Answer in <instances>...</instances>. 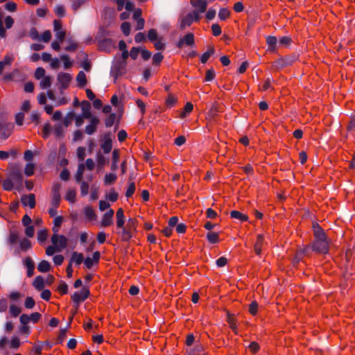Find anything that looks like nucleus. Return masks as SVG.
Here are the masks:
<instances>
[{
  "label": "nucleus",
  "mask_w": 355,
  "mask_h": 355,
  "mask_svg": "<svg viewBox=\"0 0 355 355\" xmlns=\"http://www.w3.org/2000/svg\"><path fill=\"white\" fill-rule=\"evenodd\" d=\"M191 3L195 7L198 14L203 13L206 11L207 7V1L206 0H191Z\"/></svg>",
  "instance_id": "nucleus-13"
},
{
  "label": "nucleus",
  "mask_w": 355,
  "mask_h": 355,
  "mask_svg": "<svg viewBox=\"0 0 355 355\" xmlns=\"http://www.w3.org/2000/svg\"><path fill=\"white\" fill-rule=\"evenodd\" d=\"M45 69L42 67H37L35 71V78L37 80L42 79L45 77Z\"/></svg>",
  "instance_id": "nucleus-51"
},
{
  "label": "nucleus",
  "mask_w": 355,
  "mask_h": 355,
  "mask_svg": "<svg viewBox=\"0 0 355 355\" xmlns=\"http://www.w3.org/2000/svg\"><path fill=\"white\" fill-rule=\"evenodd\" d=\"M117 179V175L115 173H107L105 176V184H112L116 182Z\"/></svg>",
  "instance_id": "nucleus-38"
},
{
  "label": "nucleus",
  "mask_w": 355,
  "mask_h": 355,
  "mask_svg": "<svg viewBox=\"0 0 355 355\" xmlns=\"http://www.w3.org/2000/svg\"><path fill=\"white\" fill-rule=\"evenodd\" d=\"M231 12L227 8H222L218 12V17L220 20L225 21L230 17Z\"/></svg>",
  "instance_id": "nucleus-33"
},
{
  "label": "nucleus",
  "mask_w": 355,
  "mask_h": 355,
  "mask_svg": "<svg viewBox=\"0 0 355 355\" xmlns=\"http://www.w3.org/2000/svg\"><path fill=\"white\" fill-rule=\"evenodd\" d=\"M230 217L239 220L241 222H245L248 220V216L242 214L239 211L233 210L230 212Z\"/></svg>",
  "instance_id": "nucleus-21"
},
{
  "label": "nucleus",
  "mask_w": 355,
  "mask_h": 355,
  "mask_svg": "<svg viewBox=\"0 0 355 355\" xmlns=\"http://www.w3.org/2000/svg\"><path fill=\"white\" fill-rule=\"evenodd\" d=\"M89 290L87 287L83 286L80 292H75L71 295V300L78 309L80 303L84 302L89 295Z\"/></svg>",
  "instance_id": "nucleus-6"
},
{
  "label": "nucleus",
  "mask_w": 355,
  "mask_h": 355,
  "mask_svg": "<svg viewBox=\"0 0 355 355\" xmlns=\"http://www.w3.org/2000/svg\"><path fill=\"white\" fill-rule=\"evenodd\" d=\"M116 227L121 228L123 227V226L125 225V216L124 212L122 208H119L116 213Z\"/></svg>",
  "instance_id": "nucleus-19"
},
{
  "label": "nucleus",
  "mask_w": 355,
  "mask_h": 355,
  "mask_svg": "<svg viewBox=\"0 0 355 355\" xmlns=\"http://www.w3.org/2000/svg\"><path fill=\"white\" fill-rule=\"evenodd\" d=\"M71 78V76L67 73L61 72L58 75V89L60 92L69 87Z\"/></svg>",
  "instance_id": "nucleus-8"
},
{
  "label": "nucleus",
  "mask_w": 355,
  "mask_h": 355,
  "mask_svg": "<svg viewBox=\"0 0 355 355\" xmlns=\"http://www.w3.org/2000/svg\"><path fill=\"white\" fill-rule=\"evenodd\" d=\"M227 322L229 324L230 329L234 331L235 334H238V328L235 319L230 315L228 314Z\"/></svg>",
  "instance_id": "nucleus-32"
},
{
  "label": "nucleus",
  "mask_w": 355,
  "mask_h": 355,
  "mask_svg": "<svg viewBox=\"0 0 355 355\" xmlns=\"http://www.w3.org/2000/svg\"><path fill=\"white\" fill-rule=\"evenodd\" d=\"M60 200L61 198L60 194L58 193H55L51 200V206L58 207L60 205Z\"/></svg>",
  "instance_id": "nucleus-54"
},
{
  "label": "nucleus",
  "mask_w": 355,
  "mask_h": 355,
  "mask_svg": "<svg viewBox=\"0 0 355 355\" xmlns=\"http://www.w3.org/2000/svg\"><path fill=\"white\" fill-rule=\"evenodd\" d=\"M87 0H73L72 2V9L74 11H77L78 8L86 2Z\"/></svg>",
  "instance_id": "nucleus-60"
},
{
  "label": "nucleus",
  "mask_w": 355,
  "mask_h": 355,
  "mask_svg": "<svg viewBox=\"0 0 355 355\" xmlns=\"http://www.w3.org/2000/svg\"><path fill=\"white\" fill-rule=\"evenodd\" d=\"M200 18L201 17L198 12L196 10H193V12L187 14L182 18L180 21V27L182 29H184L187 26H191L194 21H198Z\"/></svg>",
  "instance_id": "nucleus-5"
},
{
  "label": "nucleus",
  "mask_w": 355,
  "mask_h": 355,
  "mask_svg": "<svg viewBox=\"0 0 355 355\" xmlns=\"http://www.w3.org/2000/svg\"><path fill=\"white\" fill-rule=\"evenodd\" d=\"M51 264L49 261L46 260H42L40 261L37 266V270L40 272H46L50 270Z\"/></svg>",
  "instance_id": "nucleus-29"
},
{
  "label": "nucleus",
  "mask_w": 355,
  "mask_h": 355,
  "mask_svg": "<svg viewBox=\"0 0 355 355\" xmlns=\"http://www.w3.org/2000/svg\"><path fill=\"white\" fill-rule=\"evenodd\" d=\"M101 258V253L98 251H96L92 254V257H87L84 260V265L86 268L90 269L93 266L98 265Z\"/></svg>",
  "instance_id": "nucleus-9"
},
{
  "label": "nucleus",
  "mask_w": 355,
  "mask_h": 355,
  "mask_svg": "<svg viewBox=\"0 0 355 355\" xmlns=\"http://www.w3.org/2000/svg\"><path fill=\"white\" fill-rule=\"evenodd\" d=\"M193 109V105L191 103L187 102L184 107V111L180 114L181 118H184L187 114H189Z\"/></svg>",
  "instance_id": "nucleus-43"
},
{
  "label": "nucleus",
  "mask_w": 355,
  "mask_h": 355,
  "mask_svg": "<svg viewBox=\"0 0 355 355\" xmlns=\"http://www.w3.org/2000/svg\"><path fill=\"white\" fill-rule=\"evenodd\" d=\"M216 73L213 69H209L206 71L205 81L209 82L215 78Z\"/></svg>",
  "instance_id": "nucleus-48"
},
{
  "label": "nucleus",
  "mask_w": 355,
  "mask_h": 355,
  "mask_svg": "<svg viewBox=\"0 0 355 355\" xmlns=\"http://www.w3.org/2000/svg\"><path fill=\"white\" fill-rule=\"evenodd\" d=\"M84 256L81 252H73L71 254V257L69 261L70 263H75L76 266L80 265L83 262H84Z\"/></svg>",
  "instance_id": "nucleus-17"
},
{
  "label": "nucleus",
  "mask_w": 355,
  "mask_h": 355,
  "mask_svg": "<svg viewBox=\"0 0 355 355\" xmlns=\"http://www.w3.org/2000/svg\"><path fill=\"white\" fill-rule=\"evenodd\" d=\"M126 65L127 62L125 61L117 62L113 65L112 72L115 73L116 76H121L125 72Z\"/></svg>",
  "instance_id": "nucleus-14"
},
{
  "label": "nucleus",
  "mask_w": 355,
  "mask_h": 355,
  "mask_svg": "<svg viewBox=\"0 0 355 355\" xmlns=\"http://www.w3.org/2000/svg\"><path fill=\"white\" fill-rule=\"evenodd\" d=\"M119 159V154L117 150H114L112 152V163L111 165V169L114 171L117 168L118 162Z\"/></svg>",
  "instance_id": "nucleus-37"
},
{
  "label": "nucleus",
  "mask_w": 355,
  "mask_h": 355,
  "mask_svg": "<svg viewBox=\"0 0 355 355\" xmlns=\"http://www.w3.org/2000/svg\"><path fill=\"white\" fill-rule=\"evenodd\" d=\"M51 38V33L50 31H44L40 36V40L44 42H49Z\"/></svg>",
  "instance_id": "nucleus-62"
},
{
  "label": "nucleus",
  "mask_w": 355,
  "mask_h": 355,
  "mask_svg": "<svg viewBox=\"0 0 355 355\" xmlns=\"http://www.w3.org/2000/svg\"><path fill=\"white\" fill-rule=\"evenodd\" d=\"M259 305L257 302L254 301L249 305V312L252 315H255L258 311Z\"/></svg>",
  "instance_id": "nucleus-53"
},
{
  "label": "nucleus",
  "mask_w": 355,
  "mask_h": 355,
  "mask_svg": "<svg viewBox=\"0 0 355 355\" xmlns=\"http://www.w3.org/2000/svg\"><path fill=\"white\" fill-rule=\"evenodd\" d=\"M207 239L210 243L214 244L218 242L219 236L217 232H209L207 234Z\"/></svg>",
  "instance_id": "nucleus-34"
},
{
  "label": "nucleus",
  "mask_w": 355,
  "mask_h": 355,
  "mask_svg": "<svg viewBox=\"0 0 355 355\" xmlns=\"http://www.w3.org/2000/svg\"><path fill=\"white\" fill-rule=\"evenodd\" d=\"M85 218L89 220H94L96 219V215L94 210L91 207H86L83 210Z\"/></svg>",
  "instance_id": "nucleus-22"
},
{
  "label": "nucleus",
  "mask_w": 355,
  "mask_h": 355,
  "mask_svg": "<svg viewBox=\"0 0 355 355\" xmlns=\"http://www.w3.org/2000/svg\"><path fill=\"white\" fill-rule=\"evenodd\" d=\"M76 81L79 87H84L87 84V78L85 73L80 71L76 76Z\"/></svg>",
  "instance_id": "nucleus-24"
},
{
  "label": "nucleus",
  "mask_w": 355,
  "mask_h": 355,
  "mask_svg": "<svg viewBox=\"0 0 355 355\" xmlns=\"http://www.w3.org/2000/svg\"><path fill=\"white\" fill-rule=\"evenodd\" d=\"M35 165L33 163H28L24 169V173L27 176H31L34 173Z\"/></svg>",
  "instance_id": "nucleus-50"
},
{
  "label": "nucleus",
  "mask_w": 355,
  "mask_h": 355,
  "mask_svg": "<svg viewBox=\"0 0 355 355\" xmlns=\"http://www.w3.org/2000/svg\"><path fill=\"white\" fill-rule=\"evenodd\" d=\"M20 346V340L18 337H12L10 343V347L13 349H17Z\"/></svg>",
  "instance_id": "nucleus-63"
},
{
  "label": "nucleus",
  "mask_w": 355,
  "mask_h": 355,
  "mask_svg": "<svg viewBox=\"0 0 355 355\" xmlns=\"http://www.w3.org/2000/svg\"><path fill=\"white\" fill-rule=\"evenodd\" d=\"M89 108H90V106H89V103H87V107H83V114L82 116L85 118V119H92V118L93 117L92 116V114H91V112L89 110Z\"/></svg>",
  "instance_id": "nucleus-56"
},
{
  "label": "nucleus",
  "mask_w": 355,
  "mask_h": 355,
  "mask_svg": "<svg viewBox=\"0 0 355 355\" xmlns=\"http://www.w3.org/2000/svg\"><path fill=\"white\" fill-rule=\"evenodd\" d=\"M211 28L212 34L214 36H218L222 33L221 28L218 24H212Z\"/></svg>",
  "instance_id": "nucleus-58"
},
{
  "label": "nucleus",
  "mask_w": 355,
  "mask_h": 355,
  "mask_svg": "<svg viewBox=\"0 0 355 355\" xmlns=\"http://www.w3.org/2000/svg\"><path fill=\"white\" fill-rule=\"evenodd\" d=\"M23 177L18 168H12L8 178L3 182V188L6 191H11L14 187L19 189L22 187Z\"/></svg>",
  "instance_id": "nucleus-1"
},
{
  "label": "nucleus",
  "mask_w": 355,
  "mask_h": 355,
  "mask_svg": "<svg viewBox=\"0 0 355 355\" xmlns=\"http://www.w3.org/2000/svg\"><path fill=\"white\" fill-rule=\"evenodd\" d=\"M76 198V191L74 189H68L65 196V200L69 203H74Z\"/></svg>",
  "instance_id": "nucleus-28"
},
{
  "label": "nucleus",
  "mask_w": 355,
  "mask_h": 355,
  "mask_svg": "<svg viewBox=\"0 0 355 355\" xmlns=\"http://www.w3.org/2000/svg\"><path fill=\"white\" fill-rule=\"evenodd\" d=\"M55 13L58 17H63L65 15V9L62 5H58L55 8Z\"/></svg>",
  "instance_id": "nucleus-61"
},
{
  "label": "nucleus",
  "mask_w": 355,
  "mask_h": 355,
  "mask_svg": "<svg viewBox=\"0 0 355 355\" xmlns=\"http://www.w3.org/2000/svg\"><path fill=\"white\" fill-rule=\"evenodd\" d=\"M100 120L96 116L92 117L90 120V123L85 127V132L89 135L94 134L96 130V128Z\"/></svg>",
  "instance_id": "nucleus-15"
},
{
  "label": "nucleus",
  "mask_w": 355,
  "mask_h": 355,
  "mask_svg": "<svg viewBox=\"0 0 355 355\" xmlns=\"http://www.w3.org/2000/svg\"><path fill=\"white\" fill-rule=\"evenodd\" d=\"M214 52H215L214 48L213 46H209L207 49V51L202 54V55L200 57V62L202 64L206 63L207 62V60H209V58L212 55H214Z\"/></svg>",
  "instance_id": "nucleus-23"
},
{
  "label": "nucleus",
  "mask_w": 355,
  "mask_h": 355,
  "mask_svg": "<svg viewBox=\"0 0 355 355\" xmlns=\"http://www.w3.org/2000/svg\"><path fill=\"white\" fill-rule=\"evenodd\" d=\"M135 189L136 187L135 182L130 183L125 192V197L128 198H131L133 196Z\"/></svg>",
  "instance_id": "nucleus-45"
},
{
  "label": "nucleus",
  "mask_w": 355,
  "mask_h": 355,
  "mask_svg": "<svg viewBox=\"0 0 355 355\" xmlns=\"http://www.w3.org/2000/svg\"><path fill=\"white\" fill-rule=\"evenodd\" d=\"M85 166L83 163L78 164V170H77V172L75 175L76 181L77 182H81L82 179H83V173L85 171Z\"/></svg>",
  "instance_id": "nucleus-31"
},
{
  "label": "nucleus",
  "mask_w": 355,
  "mask_h": 355,
  "mask_svg": "<svg viewBox=\"0 0 355 355\" xmlns=\"http://www.w3.org/2000/svg\"><path fill=\"white\" fill-rule=\"evenodd\" d=\"M112 145L110 139H106L101 145V148L105 154L109 153L112 150Z\"/></svg>",
  "instance_id": "nucleus-42"
},
{
  "label": "nucleus",
  "mask_w": 355,
  "mask_h": 355,
  "mask_svg": "<svg viewBox=\"0 0 355 355\" xmlns=\"http://www.w3.org/2000/svg\"><path fill=\"white\" fill-rule=\"evenodd\" d=\"M21 311V308L15 304L10 306V313L12 317H17L20 314Z\"/></svg>",
  "instance_id": "nucleus-44"
},
{
  "label": "nucleus",
  "mask_w": 355,
  "mask_h": 355,
  "mask_svg": "<svg viewBox=\"0 0 355 355\" xmlns=\"http://www.w3.org/2000/svg\"><path fill=\"white\" fill-rule=\"evenodd\" d=\"M60 59L64 62V69H69L72 66V62L70 60L69 57L67 55H62L60 57Z\"/></svg>",
  "instance_id": "nucleus-52"
},
{
  "label": "nucleus",
  "mask_w": 355,
  "mask_h": 355,
  "mask_svg": "<svg viewBox=\"0 0 355 355\" xmlns=\"http://www.w3.org/2000/svg\"><path fill=\"white\" fill-rule=\"evenodd\" d=\"M263 241L264 238L263 235L259 234L257 237V241L254 245V252L257 255H259L261 253Z\"/></svg>",
  "instance_id": "nucleus-20"
},
{
  "label": "nucleus",
  "mask_w": 355,
  "mask_h": 355,
  "mask_svg": "<svg viewBox=\"0 0 355 355\" xmlns=\"http://www.w3.org/2000/svg\"><path fill=\"white\" fill-rule=\"evenodd\" d=\"M51 85V78L49 76H46L43 78L41 79L40 83V86L42 89H47L49 88Z\"/></svg>",
  "instance_id": "nucleus-35"
},
{
  "label": "nucleus",
  "mask_w": 355,
  "mask_h": 355,
  "mask_svg": "<svg viewBox=\"0 0 355 355\" xmlns=\"http://www.w3.org/2000/svg\"><path fill=\"white\" fill-rule=\"evenodd\" d=\"M99 47L102 51L110 52L114 47V43L111 39H104L100 42Z\"/></svg>",
  "instance_id": "nucleus-16"
},
{
  "label": "nucleus",
  "mask_w": 355,
  "mask_h": 355,
  "mask_svg": "<svg viewBox=\"0 0 355 355\" xmlns=\"http://www.w3.org/2000/svg\"><path fill=\"white\" fill-rule=\"evenodd\" d=\"M312 250L314 252L327 254L329 252V241L327 238L315 239L312 244Z\"/></svg>",
  "instance_id": "nucleus-4"
},
{
  "label": "nucleus",
  "mask_w": 355,
  "mask_h": 355,
  "mask_svg": "<svg viewBox=\"0 0 355 355\" xmlns=\"http://www.w3.org/2000/svg\"><path fill=\"white\" fill-rule=\"evenodd\" d=\"M118 193L114 189L110 190L107 196V198L112 202H116L118 199Z\"/></svg>",
  "instance_id": "nucleus-57"
},
{
  "label": "nucleus",
  "mask_w": 355,
  "mask_h": 355,
  "mask_svg": "<svg viewBox=\"0 0 355 355\" xmlns=\"http://www.w3.org/2000/svg\"><path fill=\"white\" fill-rule=\"evenodd\" d=\"M58 291L61 295H65L68 292V286L65 282H61L58 286Z\"/></svg>",
  "instance_id": "nucleus-55"
},
{
  "label": "nucleus",
  "mask_w": 355,
  "mask_h": 355,
  "mask_svg": "<svg viewBox=\"0 0 355 355\" xmlns=\"http://www.w3.org/2000/svg\"><path fill=\"white\" fill-rule=\"evenodd\" d=\"M33 286L37 291H42L44 287V280L42 276H37L35 277L33 282Z\"/></svg>",
  "instance_id": "nucleus-25"
},
{
  "label": "nucleus",
  "mask_w": 355,
  "mask_h": 355,
  "mask_svg": "<svg viewBox=\"0 0 355 355\" xmlns=\"http://www.w3.org/2000/svg\"><path fill=\"white\" fill-rule=\"evenodd\" d=\"M63 222V217L61 216H55L53 220V227L52 228V230L53 233H58L60 230V228L61 227V225Z\"/></svg>",
  "instance_id": "nucleus-27"
},
{
  "label": "nucleus",
  "mask_w": 355,
  "mask_h": 355,
  "mask_svg": "<svg viewBox=\"0 0 355 355\" xmlns=\"http://www.w3.org/2000/svg\"><path fill=\"white\" fill-rule=\"evenodd\" d=\"M314 237L315 239L327 238V235L324 232L323 230L318 225L314 227Z\"/></svg>",
  "instance_id": "nucleus-39"
},
{
  "label": "nucleus",
  "mask_w": 355,
  "mask_h": 355,
  "mask_svg": "<svg viewBox=\"0 0 355 355\" xmlns=\"http://www.w3.org/2000/svg\"><path fill=\"white\" fill-rule=\"evenodd\" d=\"M273 81L272 79H270V78H266L264 82L259 85V90L261 92H266L269 89H273L272 87V82Z\"/></svg>",
  "instance_id": "nucleus-30"
},
{
  "label": "nucleus",
  "mask_w": 355,
  "mask_h": 355,
  "mask_svg": "<svg viewBox=\"0 0 355 355\" xmlns=\"http://www.w3.org/2000/svg\"><path fill=\"white\" fill-rule=\"evenodd\" d=\"M115 120L116 114L114 113L110 114L105 120V126L107 128L112 127L114 125Z\"/></svg>",
  "instance_id": "nucleus-47"
},
{
  "label": "nucleus",
  "mask_w": 355,
  "mask_h": 355,
  "mask_svg": "<svg viewBox=\"0 0 355 355\" xmlns=\"http://www.w3.org/2000/svg\"><path fill=\"white\" fill-rule=\"evenodd\" d=\"M177 103V98H175L173 94H169L165 101V104L168 107H173Z\"/></svg>",
  "instance_id": "nucleus-40"
},
{
  "label": "nucleus",
  "mask_w": 355,
  "mask_h": 355,
  "mask_svg": "<svg viewBox=\"0 0 355 355\" xmlns=\"http://www.w3.org/2000/svg\"><path fill=\"white\" fill-rule=\"evenodd\" d=\"M138 223L137 219L130 218L125 225L119 228L120 231L117 234L121 237L122 241L128 242L131 239L135 237L137 232Z\"/></svg>",
  "instance_id": "nucleus-2"
},
{
  "label": "nucleus",
  "mask_w": 355,
  "mask_h": 355,
  "mask_svg": "<svg viewBox=\"0 0 355 355\" xmlns=\"http://www.w3.org/2000/svg\"><path fill=\"white\" fill-rule=\"evenodd\" d=\"M24 264L27 268V276L31 277L34 274L35 266L31 257H28L24 260Z\"/></svg>",
  "instance_id": "nucleus-18"
},
{
  "label": "nucleus",
  "mask_w": 355,
  "mask_h": 355,
  "mask_svg": "<svg viewBox=\"0 0 355 355\" xmlns=\"http://www.w3.org/2000/svg\"><path fill=\"white\" fill-rule=\"evenodd\" d=\"M121 28L122 32L125 36H128L130 33L131 26L130 24L128 21L123 22L121 25Z\"/></svg>",
  "instance_id": "nucleus-46"
},
{
  "label": "nucleus",
  "mask_w": 355,
  "mask_h": 355,
  "mask_svg": "<svg viewBox=\"0 0 355 355\" xmlns=\"http://www.w3.org/2000/svg\"><path fill=\"white\" fill-rule=\"evenodd\" d=\"M48 237V231L46 229L41 230L37 232V240L40 243L46 241Z\"/></svg>",
  "instance_id": "nucleus-41"
},
{
  "label": "nucleus",
  "mask_w": 355,
  "mask_h": 355,
  "mask_svg": "<svg viewBox=\"0 0 355 355\" xmlns=\"http://www.w3.org/2000/svg\"><path fill=\"white\" fill-rule=\"evenodd\" d=\"M194 43V35L192 33H189L178 41L177 46L178 48H182L184 44L193 46Z\"/></svg>",
  "instance_id": "nucleus-11"
},
{
  "label": "nucleus",
  "mask_w": 355,
  "mask_h": 355,
  "mask_svg": "<svg viewBox=\"0 0 355 355\" xmlns=\"http://www.w3.org/2000/svg\"><path fill=\"white\" fill-rule=\"evenodd\" d=\"M30 322H33V323H37L41 318L42 315L38 312H35L28 315Z\"/></svg>",
  "instance_id": "nucleus-64"
},
{
  "label": "nucleus",
  "mask_w": 355,
  "mask_h": 355,
  "mask_svg": "<svg viewBox=\"0 0 355 355\" xmlns=\"http://www.w3.org/2000/svg\"><path fill=\"white\" fill-rule=\"evenodd\" d=\"M148 38L150 42H155L159 39L157 31L154 28L150 29L148 32Z\"/></svg>",
  "instance_id": "nucleus-49"
},
{
  "label": "nucleus",
  "mask_w": 355,
  "mask_h": 355,
  "mask_svg": "<svg viewBox=\"0 0 355 355\" xmlns=\"http://www.w3.org/2000/svg\"><path fill=\"white\" fill-rule=\"evenodd\" d=\"M114 214V211L112 209L106 211L103 216V218L101 221V225L102 227H109L111 225H112Z\"/></svg>",
  "instance_id": "nucleus-10"
},
{
  "label": "nucleus",
  "mask_w": 355,
  "mask_h": 355,
  "mask_svg": "<svg viewBox=\"0 0 355 355\" xmlns=\"http://www.w3.org/2000/svg\"><path fill=\"white\" fill-rule=\"evenodd\" d=\"M21 201L24 207L28 206L31 209H33L35 206V196L33 193L22 196Z\"/></svg>",
  "instance_id": "nucleus-12"
},
{
  "label": "nucleus",
  "mask_w": 355,
  "mask_h": 355,
  "mask_svg": "<svg viewBox=\"0 0 355 355\" xmlns=\"http://www.w3.org/2000/svg\"><path fill=\"white\" fill-rule=\"evenodd\" d=\"M51 243L55 246L57 252H61L67 245V239L63 235L55 233L51 236Z\"/></svg>",
  "instance_id": "nucleus-7"
},
{
  "label": "nucleus",
  "mask_w": 355,
  "mask_h": 355,
  "mask_svg": "<svg viewBox=\"0 0 355 355\" xmlns=\"http://www.w3.org/2000/svg\"><path fill=\"white\" fill-rule=\"evenodd\" d=\"M35 304V300L31 297H27L25 300L24 306L27 309H32Z\"/></svg>",
  "instance_id": "nucleus-59"
},
{
  "label": "nucleus",
  "mask_w": 355,
  "mask_h": 355,
  "mask_svg": "<svg viewBox=\"0 0 355 355\" xmlns=\"http://www.w3.org/2000/svg\"><path fill=\"white\" fill-rule=\"evenodd\" d=\"M31 242L28 239H23L20 241L19 248L22 251H27L31 248Z\"/></svg>",
  "instance_id": "nucleus-36"
},
{
  "label": "nucleus",
  "mask_w": 355,
  "mask_h": 355,
  "mask_svg": "<svg viewBox=\"0 0 355 355\" xmlns=\"http://www.w3.org/2000/svg\"><path fill=\"white\" fill-rule=\"evenodd\" d=\"M297 60V56L295 55H290L286 57H282L275 60L272 64V67L279 70L285 67L291 65Z\"/></svg>",
  "instance_id": "nucleus-3"
},
{
  "label": "nucleus",
  "mask_w": 355,
  "mask_h": 355,
  "mask_svg": "<svg viewBox=\"0 0 355 355\" xmlns=\"http://www.w3.org/2000/svg\"><path fill=\"white\" fill-rule=\"evenodd\" d=\"M277 40L275 36H268L266 38V43L268 46V50L270 51H276V44Z\"/></svg>",
  "instance_id": "nucleus-26"
}]
</instances>
